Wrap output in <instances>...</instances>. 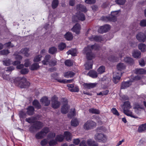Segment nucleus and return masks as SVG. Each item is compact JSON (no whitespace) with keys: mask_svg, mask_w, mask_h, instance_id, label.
Returning <instances> with one entry per match:
<instances>
[{"mask_svg":"<svg viewBox=\"0 0 146 146\" xmlns=\"http://www.w3.org/2000/svg\"><path fill=\"white\" fill-rule=\"evenodd\" d=\"M99 46L96 44L91 46L88 45L86 47H85L83 50V53L86 54V56L88 60L85 64V68L89 70L92 68L93 64V61L92 60L95 57L94 54L92 52L93 49L96 50L98 49Z\"/></svg>","mask_w":146,"mask_h":146,"instance_id":"1","label":"nucleus"},{"mask_svg":"<svg viewBox=\"0 0 146 146\" xmlns=\"http://www.w3.org/2000/svg\"><path fill=\"white\" fill-rule=\"evenodd\" d=\"M124 107L123 111V113L125 115L127 116H130L135 118H137V116L134 115L132 113L128 110L131 108V106L130 105V103L129 101H127L124 102Z\"/></svg>","mask_w":146,"mask_h":146,"instance_id":"2","label":"nucleus"},{"mask_svg":"<svg viewBox=\"0 0 146 146\" xmlns=\"http://www.w3.org/2000/svg\"><path fill=\"white\" fill-rule=\"evenodd\" d=\"M119 12V11L111 12V15L109 17H102V20L105 22L108 21H115L116 20V15Z\"/></svg>","mask_w":146,"mask_h":146,"instance_id":"3","label":"nucleus"},{"mask_svg":"<svg viewBox=\"0 0 146 146\" xmlns=\"http://www.w3.org/2000/svg\"><path fill=\"white\" fill-rule=\"evenodd\" d=\"M49 131V128L47 127H44L40 132L35 135V137L37 139H42L44 138Z\"/></svg>","mask_w":146,"mask_h":146,"instance_id":"4","label":"nucleus"},{"mask_svg":"<svg viewBox=\"0 0 146 146\" xmlns=\"http://www.w3.org/2000/svg\"><path fill=\"white\" fill-rule=\"evenodd\" d=\"M18 79L19 80V85L21 88H26L29 86L30 83L27 81L26 79L24 77H19Z\"/></svg>","mask_w":146,"mask_h":146,"instance_id":"5","label":"nucleus"},{"mask_svg":"<svg viewBox=\"0 0 146 146\" xmlns=\"http://www.w3.org/2000/svg\"><path fill=\"white\" fill-rule=\"evenodd\" d=\"M96 125L95 122L91 120H88L84 125L83 128L85 130H89L92 129Z\"/></svg>","mask_w":146,"mask_h":146,"instance_id":"6","label":"nucleus"},{"mask_svg":"<svg viewBox=\"0 0 146 146\" xmlns=\"http://www.w3.org/2000/svg\"><path fill=\"white\" fill-rule=\"evenodd\" d=\"M98 132V131H97ZM95 139L99 142L103 141L104 142L107 140V138L105 135L102 133H98L95 135Z\"/></svg>","mask_w":146,"mask_h":146,"instance_id":"7","label":"nucleus"},{"mask_svg":"<svg viewBox=\"0 0 146 146\" xmlns=\"http://www.w3.org/2000/svg\"><path fill=\"white\" fill-rule=\"evenodd\" d=\"M85 19V16L83 13H80L77 14L76 16H74L72 17V21L73 22H77L79 20L83 21Z\"/></svg>","mask_w":146,"mask_h":146,"instance_id":"8","label":"nucleus"},{"mask_svg":"<svg viewBox=\"0 0 146 146\" xmlns=\"http://www.w3.org/2000/svg\"><path fill=\"white\" fill-rule=\"evenodd\" d=\"M137 39L139 42H144L146 40V36L143 33L140 32L136 35Z\"/></svg>","mask_w":146,"mask_h":146,"instance_id":"9","label":"nucleus"},{"mask_svg":"<svg viewBox=\"0 0 146 146\" xmlns=\"http://www.w3.org/2000/svg\"><path fill=\"white\" fill-rule=\"evenodd\" d=\"M43 126V123L39 121H36L34 122L31 128L36 130L41 129Z\"/></svg>","mask_w":146,"mask_h":146,"instance_id":"10","label":"nucleus"},{"mask_svg":"<svg viewBox=\"0 0 146 146\" xmlns=\"http://www.w3.org/2000/svg\"><path fill=\"white\" fill-rule=\"evenodd\" d=\"M52 107L54 108H57L60 105V103L57 100L56 97L54 96L52 100Z\"/></svg>","mask_w":146,"mask_h":146,"instance_id":"11","label":"nucleus"},{"mask_svg":"<svg viewBox=\"0 0 146 146\" xmlns=\"http://www.w3.org/2000/svg\"><path fill=\"white\" fill-rule=\"evenodd\" d=\"M121 72L114 73L113 80L115 84H117L119 81L121 77Z\"/></svg>","mask_w":146,"mask_h":146,"instance_id":"12","label":"nucleus"},{"mask_svg":"<svg viewBox=\"0 0 146 146\" xmlns=\"http://www.w3.org/2000/svg\"><path fill=\"white\" fill-rule=\"evenodd\" d=\"M89 39L91 41L100 42L103 40V38L101 36L92 35L89 37Z\"/></svg>","mask_w":146,"mask_h":146,"instance_id":"13","label":"nucleus"},{"mask_svg":"<svg viewBox=\"0 0 146 146\" xmlns=\"http://www.w3.org/2000/svg\"><path fill=\"white\" fill-rule=\"evenodd\" d=\"M29 51V49L27 48H25L22 49L19 52V54H24L25 56L28 57L30 55V54L28 53Z\"/></svg>","mask_w":146,"mask_h":146,"instance_id":"14","label":"nucleus"},{"mask_svg":"<svg viewBox=\"0 0 146 146\" xmlns=\"http://www.w3.org/2000/svg\"><path fill=\"white\" fill-rule=\"evenodd\" d=\"M80 29V25L78 23H77L72 28V30L73 32H75L76 34H78L79 33Z\"/></svg>","mask_w":146,"mask_h":146,"instance_id":"15","label":"nucleus"},{"mask_svg":"<svg viewBox=\"0 0 146 146\" xmlns=\"http://www.w3.org/2000/svg\"><path fill=\"white\" fill-rule=\"evenodd\" d=\"M96 83H85L83 84V85L84 87L87 89H90L93 88L96 86Z\"/></svg>","mask_w":146,"mask_h":146,"instance_id":"16","label":"nucleus"},{"mask_svg":"<svg viewBox=\"0 0 146 146\" xmlns=\"http://www.w3.org/2000/svg\"><path fill=\"white\" fill-rule=\"evenodd\" d=\"M40 102L45 106H48L50 103V100L46 97H43L40 100Z\"/></svg>","mask_w":146,"mask_h":146,"instance_id":"17","label":"nucleus"},{"mask_svg":"<svg viewBox=\"0 0 146 146\" xmlns=\"http://www.w3.org/2000/svg\"><path fill=\"white\" fill-rule=\"evenodd\" d=\"M51 58L50 55H46L44 58V59L42 61V62L44 65H47L49 63V60Z\"/></svg>","mask_w":146,"mask_h":146,"instance_id":"18","label":"nucleus"},{"mask_svg":"<svg viewBox=\"0 0 146 146\" xmlns=\"http://www.w3.org/2000/svg\"><path fill=\"white\" fill-rule=\"evenodd\" d=\"M69 108L68 105H63L61 108V112L63 114H66L68 112Z\"/></svg>","mask_w":146,"mask_h":146,"instance_id":"19","label":"nucleus"},{"mask_svg":"<svg viewBox=\"0 0 146 146\" xmlns=\"http://www.w3.org/2000/svg\"><path fill=\"white\" fill-rule=\"evenodd\" d=\"M76 9L77 10L79 11H82L85 12L87 11L86 7L81 4L77 5Z\"/></svg>","mask_w":146,"mask_h":146,"instance_id":"20","label":"nucleus"},{"mask_svg":"<svg viewBox=\"0 0 146 146\" xmlns=\"http://www.w3.org/2000/svg\"><path fill=\"white\" fill-rule=\"evenodd\" d=\"M131 84V82L130 81H127L123 82L121 84V89H125L129 86Z\"/></svg>","mask_w":146,"mask_h":146,"instance_id":"21","label":"nucleus"},{"mask_svg":"<svg viewBox=\"0 0 146 146\" xmlns=\"http://www.w3.org/2000/svg\"><path fill=\"white\" fill-rule=\"evenodd\" d=\"M146 130V123L140 125L138 128V131L139 133H141Z\"/></svg>","mask_w":146,"mask_h":146,"instance_id":"22","label":"nucleus"},{"mask_svg":"<svg viewBox=\"0 0 146 146\" xmlns=\"http://www.w3.org/2000/svg\"><path fill=\"white\" fill-rule=\"evenodd\" d=\"M40 67L38 64L35 63L32 64L30 67V69L31 70H36Z\"/></svg>","mask_w":146,"mask_h":146,"instance_id":"23","label":"nucleus"},{"mask_svg":"<svg viewBox=\"0 0 146 146\" xmlns=\"http://www.w3.org/2000/svg\"><path fill=\"white\" fill-rule=\"evenodd\" d=\"M124 60L125 62L130 65H132L134 63V61L133 59L132 58L129 57H126L125 58Z\"/></svg>","mask_w":146,"mask_h":146,"instance_id":"24","label":"nucleus"},{"mask_svg":"<svg viewBox=\"0 0 146 146\" xmlns=\"http://www.w3.org/2000/svg\"><path fill=\"white\" fill-rule=\"evenodd\" d=\"M27 113L29 115H32L34 113V108L32 106H29L27 109Z\"/></svg>","mask_w":146,"mask_h":146,"instance_id":"25","label":"nucleus"},{"mask_svg":"<svg viewBox=\"0 0 146 146\" xmlns=\"http://www.w3.org/2000/svg\"><path fill=\"white\" fill-rule=\"evenodd\" d=\"M87 75L92 78H96L98 76L97 72L96 71L94 70L90 71Z\"/></svg>","mask_w":146,"mask_h":146,"instance_id":"26","label":"nucleus"},{"mask_svg":"<svg viewBox=\"0 0 146 146\" xmlns=\"http://www.w3.org/2000/svg\"><path fill=\"white\" fill-rule=\"evenodd\" d=\"M133 56L135 58H138L141 57V53L138 50H134L132 53Z\"/></svg>","mask_w":146,"mask_h":146,"instance_id":"27","label":"nucleus"},{"mask_svg":"<svg viewBox=\"0 0 146 146\" xmlns=\"http://www.w3.org/2000/svg\"><path fill=\"white\" fill-rule=\"evenodd\" d=\"M138 47L139 49L141 52H144L146 51V45L143 43H140L139 44Z\"/></svg>","mask_w":146,"mask_h":146,"instance_id":"28","label":"nucleus"},{"mask_svg":"<svg viewBox=\"0 0 146 146\" xmlns=\"http://www.w3.org/2000/svg\"><path fill=\"white\" fill-rule=\"evenodd\" d=\"M87 142L89 146H98L97 143H96L94 141L91 139L88 140Z\"/></svg>","mask_w":146,"mask_h":146,"instance_id":"29","label":"nucleus"},{"mask_svg":"<svg viewBox=\"0 0 146 146\" xmlns=\"http://www.w3.org/2000/svg\"><path fill=\"white\" fill-rule=\"evenodd\" d=\"M135 72L137 74H146V70L142 68L136 69H135Z\"/></svg>","mask_w":146,"mask_h":146,"instance_id":"30","label":"nucleus"},{"mask_svg":"<svg viewBox=\"0 0 146 146\" xmlns=\"http://www.w3.org/2000/svg\"><path fill=\"white\" fill-rule=\"evenodd\" d=\"M75 74L72 71H68L64 73V76L66 78H69L73 77Z\"/></svg>","mask_w":146,"mask_h":146,"instance_id":"31","label":"nucleus"},{"mask_svg":"<svg viewBox=\"0 0 146 146\" xmlns=\"http://www.w3.org/2000/svg\"><path fill=\"white\" fill-rule=\"evenodd\" d=\"M64 136L62 135H58L56 136L55 139L56 141L58 142H62L64 138Z\"/></svg>","mask_w":146,"mask_h":146,"instance_id":"32","label":"nucleus"},{"mask_svg":"<svg viewBox=\"0 0 146 146\" xmlns=\"http://www.w3.org/2000/svg\"><path fill=\"white\" fill-rule=\"evenodd\" d=\"M125 66L124 64L122 63H120L118 64L117 65V68L119 70H121L125 68Z\"/></svg>","mask_w":146,"mask_h":146,"instance_id":"33","label":"nucleus"},{"mask_svg":"<svg viewBox=\"0 0 146 146\" xmlns=\"http://www.w3.org/2000/svg\"><path fill=\"white\" fill-rule=\"evenodd\" d=\"M76 49H72L68 50L67 52V54L69 55L71 54L72 56H75L76 55Z\"/></svg>","mask_w":146,"mask_h":146,"instance_id":"34","label":"nucleus"},{"mask_svg":"<svg viewBox=\"0 0 146 146\" xmlns=\"http://www.w3.org/2000/svg\"><path fill=\"white\" fill-rule=\"evenodd\" d=\"M64 137H65L67 141L70 140L71 139V134L68 131H65L64 132Z\"/></svg>","mask_w":146,"mask_h":146,"instance_id":"35","label":"nucleus"},{"mask_svg":"<svg viewBox=\"0 0 146 146\" xmlns=\"http://www.w3.org/2000/svg\"><path fill=\"white\" fill-rule=\"evenodd\" d=\"M64 37L67 40H71L72 38V35L70 32H67L65 35Z\"/></svg>","mask_w":146,"mask_h":146,"instance_id":"36","label":"nucleus"},{"mask_svg":"<svg viewBox=\"0 0 146 146\" xmlns=\"http://www.w3.org/2000/svg\"><path fill=\"white\" fill-rule=\"evenodd\" d=\"M72 126L76 127L79 124V122L76 119H72L71 122Z\"/></svg>","mask_w":146,"mask_h":146,"instance_id":"37","label":"nucleus"},{"mask_svg":"<svg viewBox=\"0 0 146 146\" xmlns=\"http://www.w3.org/2000/svg\"><path fill=\"white\" fill-rule=\"evenodd\" d=\"M76 115V111L75 109H71L70 113L68 114L69 118H71Z\"/></svg>","mask_w":146,"mask_h":146,"instance_id":"38","label":"nucleus"},{"mask_svg":"<svg viewBox=\"0 0 146 146\" xmlns=\"http://www.w3.org/2000/svg\"><path fill=\"white\" fill-rule=\"evenodd\" d=\"M36 118L35 117H31L26 118L25 120L29 123H34L35 122V121L36 120Z\"/></svg>","mask_w":146,"mask_h":146,"instance_id":"39","label":"nucleus"},{"mask_svg":"<svg viewBox=\"0 0 146 146\" xmlns=\"http://www.w3.org/2000/svg\"><path fill=\"white\" fill-rule=\"evenodd\" d=\"M33 105L34 106L35 108L37 109H40L41 108V106L39 102L36 100H34L33 102Z\"/></svg>","mask_w":146,"mask_h":146,"instance_id":"40","label":"nucleus"},{"mask_svg":"<svg viewBox=\"0 0 146 146\" xmlns=\"http://www.w3.org/2000/svg\"><path fill=\"white\" fill-rule=\"evenodd\" d=\"M89 111L90 113L96 114H99L100 113V111L98 109L94 108H91L89 109Z\"/></svg>","mask_w":146,"mask_h":146,"instance_id":"41","label":"nucleus"},{"mask_svg":"<svg viewBox=\"0 0 146 146\" xmlns=\"http://www.w3.org/2000/svg\"><path fill=\"white\" fill-rule=\"evenodd\" d=\"M57 50V49L56 48L54 47H52L50 48L49 50V53L53 54L56 52Z\"/></svg>","mask_w":146,"mask_h":146,"instance_id":"42","label":"nucleus"},{"mask_svg":"<svg viewBox=\"0 0 146 146\" xmlns=\"http://www.w3.org/2000/svg\"><path fill=\"white\" fill-rule=\"evenodd\" d=\"M49 145L50 146H53L56 145L57 144V142L56 139H51L48 142Z\"/></svg>","mask_w":146,"mask_h":146,"instance_id":"43","label":"nucleus"},{"mask_svg":"<svg viewBox=\"0 0 146 146\" xmlns=\"http://www.w3.org/2000/svg\"><path fill=\"white\" fill-rule=\"evenodd\" d=\"M66 47L65 43L62 42L59 44L58 46V49L60 50H63Z\"/></svg>","mask_w":146,"mask_h":146,"instance_id":"44","label":"nucleus"},{"mask_svg":"<svg viewBox=\"0 0 146 146\" xmlns=\"http://www.w3.org/2000/svg\"><path fill=\"white\" fill-rule=\"evenodd\" d=\"M58 5V0H53L52 3V7L54 9L56 8Z\"/></svg>","mask_w":146,"mask_h":146,"instance_id":"45","label":"nucleus"},{"mask_svg":"<svg viewBox=\"0 0 146 146\" xmlns=\"http://www.w3.org/2000/svg\"><path fill=\"white\" fill-rule=\"evenodd\" d=\"M105 67L104 66H100L98 69V72L99 74H102L105 72Z\"/></svg>","mask_w":146,"mask_h":146,"instance_id":"46","label":"nucleus"},{"mask_svg":"<svg viewBox=\"0 0 146 146\" xmlns=\"http://www.w3.org/2000/svg\"><path fill=\"white\" fill-rule=\"evenodd\" d=\"M65 64L66 66H71L73 65V62L71 60H67L65 62Z\"/></svg>","mask_w":146,"mask_h":146,"instance_id":"47","label":"nucleus"},{"mask_svg":"<svg viewBox=\"0 0 146 146\" xmlns=\"http://www.w3.org/2000/svg\"><path fill=\"white\" fill-rule=\"evenodd\" d=\"M10 53L8 50L4 49L0 51V54L1 55H7Z\"/></svg>","mask_w":146,"mask_h":146,"instance_id":"48","label":"nucleus"},{"mask_svg":"<svg viewBox=\"0 0 146 146\" xmlns=\"http://www.w3.org/2000/svg\"><path fill=\"white\" fill-rule=\"evenodd\" d=\"M56 134L54 133H50L47 135L48 139H53L55 136Z\"/></svg>","mask_w":146,"mask_h":146,"instance_id":"49","label":"nucleus"},{"mask_svg":"<svg viewBox=\"0 0 146 146\" xmlns=\"http://www.w3.org/2000/svg\"><path fill=\"white\" fill-rule=\"evenodd\" d=\"M25 62L24 65L26 67H29V65L31 63V62L28 59H26L25 60Z\"/></svg>","mask_w":146,"mask_h":146,"instance_id":"50","label":"nucleus"},{"mask_svg":"<svg viewBox=\"0 0 146 146\" xmlns=\"http://www.w3.org/2000/svg\"><path fill=\"white\" fill-rule=\"evenodd\" d=\"M110 60L113 62H116L118 61L119 58L116 56H112L110 58Z\"/></svg>","mask_w":146,"mask_h":146,"instance_id":"51","label":"nucleus"},{"mask_svg":"<svg viewBox=\"0 0 146 146\" xmlns=\"http://www.w3.org/2000/svg\"><path fill=\"white\" fill-rule=\"evenodd\" d=\"M3 64L7 66H9L11 64V60L10 59H6L3 61Z\"/></svg>","mask_w":146,"mask_h":146,"instance_id":"52","label":"nucleus"},{"mask_svg":"<svg viewBox=\"0 0 146 146\" xmlns=\"http://www.w3.org/2000/svg\"><path fill=\"white\" fill-rule=\"evenodd\" d=\"M48 143V141L47 139H45L41 141L40 144L42 146H44L47 145Z\"/></svg>","mask_w":146,"mask_h":146,"instance_id":"53","label":"nucleus"},{"mask_svg":"<svg viewBox=\"0 0 146 146\" xmlns=\"http://www.w3.org/2000/svg\"><path fill=\"white\" fill-rule=\"evenodd\" d=\"M4 45L6 47H9V48H12L14 46V45L12 44L11 42L6 43Z\"/></svg>","mask_w":146,"mask_h":146,"instance_id":"54","label":"nucleus"},{"mask_svg":"<svg viewBox=\"0 0 146 146\" xmlns=\"http://www.w3.org/2000/svg\"><path fill=\"white\" fill-rule=\"evenodd\" d=\"M19 52H15L14 54L13 55L16 56L15 58L17 60H20L23 57L22 56L20 55H19Z\"/></svg>","mask_w":146,"mask_h":146,"instance_id":"55","label":"nucleus"},{"mask_svg":"<svg viewBox=\"0 0 146 146\" xmlns=\"http://www.w3.org/2000/svg\"><path fill=\"white\" fill-rule=\"evenodd\" d=\"M42 57V56L40 55L36 56L34 58L33 61L34 62H38L41 60L40 58Z\"/></svg>","mask_w":146,"mask_h":146,"instance_id":"56","label":"nucleus"},{"mask_svg":"<svg viewBox=\"0 0 146 146\" xmlns=\"http://www.w3.org/2000/svg\"><path fill=\"white\" fill-rule=\"evenodd\" d=\"M126 0H115V2L118 4L123 5L125 2Z\"/></svg>","mask_w":146,"mask_h":146,"instance_id":"57","label":"nucleus"},{"mask_svg":"<svg viewBox=\"0 0 146 146\" xmlns=\"http://www.w3.org/2000/svg\"><path fill=\"white\" fill-rule=\"evenodd\" d=\"M19 116L20 118H25L26 116V113L23 111H21L20 112Z\"/></svg>","mask_w":146,"mask_h":146,"instance_id":"58","label":"nucleus"},{"mask_svg":"<svg viewBox=\"0 0 146 146\" xmlns=\"http://www.w3.org/2000/svg\"><path fill=\"white\" fill-rule=\"evenodd\" d=\"M140 25L143 27L146 26V19H143L141 21L140 23Z\"/></svg>","mask_w":146,"mask_h":146,"instance_id":"59","label":"nucleus"},{"mask_svg":"<svg viewBox=\"0 0 146 146\" xmlns=\"http://www.w3.org/2000/svg\"><path fill=\"white\" fill-rule=\"evenodd\" d=\"M111 111L112 113L114 115L117 116H118L119 115V113L118 112L117 110L115 108H113Z\"/></svg>","mask_w":146,"mask_h":146,"instance_id":"60","label":"nucleus"},{"mask_svg":"<svg viewBox=\"0 0 146 146\" xmlns=\"http://www.w3.org/2000/svg\"><path fill=\"white\" fill-rule=\"evenodd\" d=\"M29 71V69L28 68H25L22 69L21 70V72L22 74H27Z\"/></svg>","mask_w":146,"mask_h":146,"instance_id":"61","label":"nucleus"},{"mask_svg":"<svg viewBox=\"0 0 146 146\" xmlns=\"http://www.w3.org/2000/svg\"><path fill=\"white\" fill-rule=\"evenodd\" d=\"M69 90L72 92H78L79 89L78 87H73V88L69 89Z\"/></svg>","mask_w":146,"mask_h":146,"instance_id":"62","label":"nucleus"},{"mask_svg":"<svg viewBox=\"0 0 146 146\" xmlns=\"http://www.w3.org/2000/svg\"><path fill=\"white\" fill-rule=\"evenodd\" d=\"M103 26L105 32L108 31L110 29V26L109 25H106Z\"/></svg>","mask_w":146,"mask_h":146,"instance_id":"63","label":"nucleus"},{"mask_svg":"<svg viewBox=\"0 0 146 146\" xmlns=\"http://www.w3.org/2000/svg\"><path fill=\"white\" fill-rule=\"evenodd\" d=\"M56 61L55 60H51L49 62V64L50 66H54L56 64Z\"/></svg>","mask_w":146,"mask_h":146,"instance_id":"64","label":"nucleus"}]
</instances>
